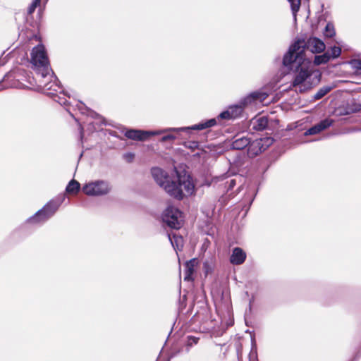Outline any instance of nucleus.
<instances>
[{"label":"nucleus","instance_id":"nucleus-1","mask_svg":"<svg viewBox=\"0 0 361 361\" xmlns=\"http://www.w3.org/2000/svg\"><path fill=\"white\" fill-rule=\"evenodd\" d=\"M30 63L36 72L39 86L43 90H60L57 78L50 68L44 47L42 44L35 47L31 51Z\"/></svg>","mask_w":361,"mask_h":361},{"label":"nucleus","instance_id":"nucleus-2","mask_svg":"<svg viewBox=\"0 0 361 361\" xmlns=\"http://www.w3.org/2000/svg\"><path fill=\"white\" fill-rule=\"evenodd\" d=\"M175 176H169L163 188L171 197L181 200L193 193L195 185L190 175L175 169Z\"/></svg>","mask_w":361,"mask_h":361},{"label":"nucleus","instance_id":"nucleus-3","mask_svg":"<svg viewBox=\"0 0 361 361\" xmlns=\"http://www.w3.org/2000/svg\"><path fill=\"white\" fill-rule=\"evenodd\" d=\"M325 44L317 37H310L306 42L304 39H298L288 49V51L283 56V65L288 66L293 62V57L295 55V61H304L305 50L309 49L312 53H320L324 51Z\"/></svg>","mask_w":361,"mask_h":361},{"label":"nucleus","instance_id":"nucleus-4","mask_svg":"<svg viewBox=\"0 0 361 361\" xmlns=\"http://www.w3.org/2000/svg\"><path fill=\"white\" fill-rule=\"evenodd\" d=\"M216 124V118H211L206 121L200 122L197 124L182 128H169L161 130H142L136 129L127 130L125 132V136L133 140L145 141L147 140L150 136L160 135L166 132H180L185 131L189 132L191 130H202Z\"/></svg>","mask_w":361,"mask_h":361},{"label":"nucleus","instance_id":"nucleus-5","mask_svg":"<svg viewBox=\"0 0 361 361\" xmlns=\"http://www.w3.org/2000/svg\"><path fill=\"white\" fill-rule=\"evenodd\" d=\"M302 61H300L299 62V61H298L295 62L294 55L293 62L290 65L285 66L289 69H293L294 66L295 67L297 73L295 75L292 84L293 86L296 87V90L300 92H305L311 87L310 83L307 84L305 82V80L311 76V73L304 64H302Z\"/></svg>","mask_w":361,"mask_h":361},{"label":"nucleus","instance_id":"nucleus-6","mask_svg":"<svg viewBox=\"0 0 361 361\" xmlns=\"http://www.w3.org/2000/svg\"><path fill=\"white\" fill-rule=\"evenodd\" d=\"M162 220L169 228L178 230L183 224L182 212L173 206H169L162 214Z\"/></svg>","mask_w":361,"mask_h":361},{"label":"nucleus","instance_id":"nucleus-7","mask_svg":"<svg viewBox=\"0 0 361 361\" xmlns=\"http://www.w3.org/2000/svg\"><path fill=\"white\" fill-rule=\"evenodd\" d=\"M111 190V185L109 181L98 180L86 183L82 187V191L89 196H102Z\"/></svg>","mask_w":361,"mask_h":361},{"label":"nucleus","instance_id":"nucleus-8","mask_svg":"<svg viewBox=\"0 0 361 361\" xmlns=\"http://www.w3.org/2000/svg\"><path fill=\"white\" fill-rule=\"evenodd\" d=\"M61 205L59 200H50L41 209L37 212L39 213V218L43 224L47 221L51 216L54 215Z\"/></svg>","mask_w":361,"mask_h":361},{"label":"nucleus","instance_id":"nucleus-9","mask_svg":"<svg viewBox=\"0 0 361 361\" xmlns=\"http://www.w3.org/2000/svg\"><path fill=\"white\" fill-rule=\"evenodd\" d=\"M61 205L59 200H50L41 209L37 212L39 213V218L43 224L47 221L51 216L54 215Z\"/></svg>","mask_w":361,"mask_h":361},{"label":"nucleus","instance_id":"nucleus-10","mask_svg":"<svg viewBox=\"0 0 361 361\" xmlns=\"http://www.w3.org/2000/svg\"><path fill=\"white\" fill-rule=\"evenodd\" d=\"M269 96V94L265 92L264 90H259L254 92H250L249 94L242 98L239 104L242 106L243 109L255 103L256 102H264Z\"/></svg>","mask_w":361,"mask_h":361},{"label":"nucleus","instance_id":"nucleus-11","mask_svg":"<svg viewBox=\"0 0 361 361\" xmlns=\"http://www.w3.org/2000/svg\"><path fill=\"white\" fill-rule=\"evenodd\" d=\"M334 123V120L331 118H325L322 120L318 123L312 126L305 133V135H316L322 132V130H326V128L331 126Z\"/></svg>","mask_w":361,"mask_h":361},{"label":"nucleus","instance_id":"nucleus-12","mask_svg":"<svg viewBox=\"0 0 361 361\" xmlns=\"http://www.w3.org/2000/svg\"><path fill=\"white\" fill-rule=\"evenodd\" d=\"M151 173L155 182L161 188L165 185L169 177L168 173L159 167H153L151 169Z\"/></svg>","mask_w":361,"mask_h":361},{"label":"nucleus","instance_id":"nucleus-13","mask_svg":"<svg viewBox=\"0 0 361 361\" xmlns=\"http://www.w3.org/2000/svg\"><path fill=\"white\" fill-rule=\"evenodd\" d=\"M262 152H264L262 140L259 139L253 141L250 140V144L247 147V154L250 157L254 158Z\"/></svg>","mask_w":361,"mask_h":361},{"label":"nucleus","instance_id":"nucleus-14","mask_svg":"<svg viewBox=\"0 0 361 361\" xmlns=\"http://www.w3.org/2000/svg\"><path fill=\"white\" fill-rule=\"evenodd\" d=\"M246 259V253L240 247H235L230 257V262L235 265L242 264Z\"/></svg>","mask_w":361,"mask_h":361},{"label":"nucleus","instance_id":"nucleus-15","mask_svg":"<svg viewBox=\"0 0 361 361\" xmlns=\"http://www.w3.org/2000/svg\"><path fill=\"white\" fill-rule=\"evenodd\" d=\"M268 123V118L263 116L259 118H252L250 121V126L252 129L255 131H262L267 128Z\"/></svg>","mask_w":361,"mask_h":361},{"label":"nucleus","instance_id":"nucleus-16","mask_svg":"<svg viewBox=\"0 0 361 361\" xmlns=\"http://www.w3.org/2000/svg\"><path fill=\"white\" fill-rule=\"evenodd\" d=\"M250 144V138L246 136H235L231 143V148L241 150L247 147Z\"/></svg>","mask_w":361,"mask_h":361},{"label":"nucleus","instance_id":"nucleus-17","mask_svg":"<svg viewBox=\"0 0 361 361\" xmlns=\"http://www.w3.org/2000/svg\"><path fill=\"white\" fill-rule=\"evenodd\" d=\"M13 73L11 72L7 73L3 79L0 81V90L6 88L17 87V82L13 80Z\"/></svg>","mask_w":361,"mask_h":361},{"label":"nucleus","instance_id":"nucleus-18","mask_svg":"<svg viewBox=\"0 0 361 361\" xmlns=\"http://www.w3.org/2000/svg\"><path fill=\"white\" fill-rule=\"evenodd\" d=\"M57 82H58V84H59V87L61 88L60 90H57V91H55V90H44V91L45 92L46 94L54 97V101H56V102H58L61 105L66 106L67 104H68L67 99L64 97H62L59 96L57 94V93L58 92L63 93V94H66V95H67V94L64 92V90L61 87L58 80H57Z\"/></svg>","mask_w":361,"mask_h":361},{"label":"nucleus","instance_id":"nucleus-19","mask_svg":"<svg viewBox=\"0 0 361 361\" xmlns=\"http://www.w3.org/2000/svg\"><path fill=\"white\" fill-rule=\"evenodd\" d=\"M331 59L329 51L325 52L321 55H317L314 56V63L316 65L325 64L329 62Z\"/></svg>","mask_w":361,"mask_h":361},{"label":"nucleus","instance_id":"nucleus-20","mask_svg":"<svg viewBox=\"0 0 361 361\" xmlns=\"http://www.w3.org/2000/svg\"><path fill=\"white\" fill-rule=\"evenodd\" d=\"M80 188V183L77 180L73 179L67 185L66 191L68 193L75 194L79 191Z\"/></svg>","mask_w":361,"mask_h":361},{"label":"nucleus","instance_id":"nucleus-21","mask_svg":"<svg viewBox=\"0 0 361 361\" xmlns=\"http://www.w3.org/2000/svg\"><path fill=\"white\" fill-rule=\"evenodd\" d=\"M195 263V259H192L186 262L185 266L186 268V273L185 276V280L189 281L190 279L191 274L194 272V266Z\"/></svg>","mask_w":361,"mask_h":361},{"label":"nucleus","instance_id":"nucleus-22","mask_svg":"<svg viewBox=\"0 0 361 361\" xmlns=\"http://www.w3.org/2000/svg\"><path fill=\"white\" fill-rule=\"evenodd\" d=\"M332 90L331 86H323L318 90V91L313 95L314 100H318L324 97Z\"/></svg>","mask_w":361,"mask_h":361},{"label":"nucleus","instance_id":"nucleus-23","mask_svg":"<svg viewBox=\"0 0 361 361\" xmlns=\"http://www.w3.org/2000/svg\"><path fill=\"white\" fill-rule=\"evenodd\" d=\"M39 213L36 212L32 216L29 217L26 221L25 224L35 225V226H41L43 224L42 221H41L39 218Z\"/></svg>","mask_w":361,"mask_h":361},{"label":"nucleus","instance_id":"nucleus-24","mask_svg":"<svg viewBox=\"0 0 361 361\" xmlns=\"http://www.w3.org/2000/svg\"><path fill=\"white\" fill-rule=\"evenodd\" d=\"M228 110L232 111L231 116L233 119L238 117L242 114L243 109L240 105V104H238L236 105L229 106Z\"/></svg>","mask_w":361,"mask_h":361},{"label":"nucleus","instance_id":"nucleus-25","mask_svg":"<svg viewBox=\"0 0 361 361\" xmlns=\"http://www.w3.org/2000/svg\"><path fill=\"white\" fill-rule=\"evenodd\" d=\"M169 240L173 248L175 250H180L183 247L182 242L183 238L181 237H177L173 235V239L169 235Z\"/></svg>","mask_w":361,"mask_h":361},{"label":"nucleus","instance_id":"nucleus-26","mask_svg":"<svg viewBox=\"0 0 361 361\" xmlns=\"http://www.w3.org/2000/svg\"><path fill=\"white\" fill-rule=\"evenodd\" d=\"M324 35L326 37L331 38L336 35L334 26L333 24L328 23L325 27Z\"/></svg>","mask_w":361,"mask_h":361},{"label":"nucleus","instance_id":"nucleus-27","mask_svg":"<svg viewBox=\"0 0 361 361\" xmlns=\"http://www.w3.org/2000/svg\"><path fill=\"white\" fill-rule=\"evenodd\" d=\"M290 4L291 11L294 16L299 11L300 6V0H288Z\"/></svg>","mask_w":361,"mask_h":361},{"label":"nucleus","instance_id":"nucleus-28","mask_svg":"<svg viewBox=\"0 0 361 361\" xmlns=\"http://www.w3.org/2000/svg\"><path fill=\"white\" fill-rule=\"evenodd\" d=\"M341 49L339 47H336V46L332 47L331 48V50L329 52L331 59V58L332 59L338 58L341 55Z\"/></svg>","mask_w":361,"mask_h":361},{"label":"nucleus","instance_id":"nucleus-29","mask_svg":"<svg viewBox=\"0 0 361 361\" xmlns=\"http://www.w3.org/2000/svg\"><path fill=\"white\" fill-rule=\"evenodd\" d=\"M259 140H261L263 142L264 151L266 150L274 142V139L271 137H265L259 138Z\"/></svg>","mask_w":361,"mask_h":361},{"label":"nucleus","instance_id":"nucleus-30","mask_svg":"<svg viewBox=\"0 0 361 361\" xmlns=\"http://www.w3.org/2000/svg\"><path fill=\"white\" fill-rule=\"evenodd\" d=\"M40 3L41 2L39 0H33L27 8V14L32 15V13L35 11L36 8L40 5Z\"/></svg>","mask_w":361,"mask_h":361},{"label":"nucleus","instance_id":"nucleus-31","mask_svg":"<svg viewBox=\"0 0 361 361\" xmlns=\"http://www.w3.org/2000/svg\"><path fill=\"white\" fill-rule=\"evenodd\" d=\"M232 111H229L228 109L226 111H222L219 116L218 118L221 119H233L231 116Z\"/></svg>","mask_w":361,"mask_h":361},{"label":"nucleus","instance_id":"nucleus-32","mask_svg":"<svg viewBox=\"0 0 361 361\" xmlns=\"http://www.w3.org/2000/svg\"><path fill=\"white\" fill-rule=\"evenodd\" d=\"M87 111H89V115L92 118H95V119H99V120H100V122L102 124L106 125V123L104 122V118H102V116H100L98 114H97L96 112H94L92 110H87Z\"/></svg>","mask_w":361,"mask_h":361},{"label":"nucleus","instance_id":"nucleus-33","mask_svg":"<svg viewBox=\"0 0 361 361\" xmlns=\"http://www.w3.org/2000/svg\"><path fill=\"white\" fill-rule=\"evenodd\" d=\"M199 340L200 338L198 337L192 336H188L187 345L192 346L194 345H196L198 343Z\"/></svg>","mask_w":361,"mask_h":361},{"label":"nucleus","instance_id":"nucleus-34","mask_svg":"<svg viewBox=\"0 0 361 361\" xmlns=\"http://www.w3.org/2000/svg\"><path fill=\"white\" fill-rule=\"evenodd\" d=\"M350 64L353 68L357 69V71H361V60L355 59L350 61Z\"/></svg>","mask_w":361,"mask_h":361},{"label":"nucleus","instance_id":"nucleus-35","mask_svg":"<svg viewBox=\"0 0 361 361\" xmlns=\"http://www.w3.org/2000/svg\"><path fill=\"white\" fill-rule=\"evenodd\" d=\"M236 185V180L235 179H231L226 182V188L228 190H232Z\"/></svg>","mask_w":361,"mask_h":361},{"label":"nucleus","instance_id":"nucleus-36","mask_svg":"<svg viewBox=\"0 0 361 361\" xmlns=\"http://www.w3.org/2000/svg\"><path fill=\"white\" fill-rule=\"evenodd\" d=\"M175 139H176V136L175 135H171V134H169V135H164L161 138V141L164 142L169 141V140H174Z\"/></svg>","mask_w":361,"mask_h":361},{"label":"nucleus","instance_id":"nucleus-37","mask_svg":"<svg viewBox=\"0 0 361 361\" xmlns=\"http://www.w3.org/2000/svg\"><path fill=\"white\" fill-rule=\"evenodd\" d=\"M361 110V104H357V103H354L353 104V107L351 108L350 111L352 112H356V111H359Z\"/></svg>","mask_w":361,"mask_h":361},{"label":"nucleus","instance_id":"nucleus-38","mask_svg":"<svg viewBox=\"0 0 361 361\" xmlns=\"http://www.w3.org/2000/svg\"><path fill=\"white\" fill-rule=\"evenodd\" d=\"M83 137H84L83 128L80 124V137L81 140H82Z\"/></svg>","mask_w":361,"mask_h":361},{"label":"nucleus","instance_id":"nucleus-39","mask_svg":"<svg viewBox=\"0 0 361 361\" xmlns=\"http://www.w3.org/2000/svg\"><path fill=\"white\" fill-rule=\"evenodd\" d=\"M126 157H128V159H128V161H132V159H133V157H134V155H133V154H131V153H128V154H127L126 155Z\"/></svg>","mask_w":361,"mask_h":361},{"label":"nucleus","instance_id":"nucleus-40","mask_svg":"<svg viewBox=\"0 0 361 361\" xmlns=\"http://www.w3.org/2000/svg\"><path fill=\"white\" fill-rule=\"evenodd\" d=\"M83 107H85V104L83 103L80 102V106H78L79 109L82 110Z\"/></svg>","mask_w":361,"mask_h":361},{"label":"nucleus","instance_id":"nucleus-41","mask_svg":"<svg viewBox=\"0 0 361 361\" xmlns=\"http://www.w3.org/2000/svg\"><path fill=\"white\" fill-rule=\"evenodd\" d=\"M5 64V61L4 60L0 59V66H2Z\"/></svg>","mask_w":361,"mask_h":361},{"label":"nucleus","instance_id":"nucleus-42","mask_svg":"<svg viewBox=\"0 0 361 361\" xmlns=\"http://www.w3.org/2000/svg\"><path fill=\"white\" fill-rule=\"evenodd\" d=\"M39 1L41 2L42 0H39ZM42 1L44 3V4H46L47 3L48 0H42Z\"/></svg>","mask_w":361,"mask_h":361},{"label":"nucleus","instance_id":"nucleus-43","mask_svg":"<svg viewBox=\"0 0 361 361\" xmlns=\"http://www.w3.org/2000/svg\"><path fill=\"white\" fill-rule=\"evenodd\" d=\"M358 357H359V356L356 355V356L354 357L353 360H352V361H354V360H357Z\"/></svg>","mask_w":361,"mask_h":361},{"label":"nucleus","instance_id":"nucleus-44","mask_svg":"<svg viewBox=\"0 0 361 361\" xmlns=\"http://www.w3.org/2000/svg\"><path fill=\"white\" fill-rule=\"evenodd\" d=\"M99 123H101V122H100V121H99ZM102 123H100V125H99V126H102ZM99 127H100V126H97V128H99Z\"/></svg>","mask_w":361,"mask_h":361}]
</instances>
